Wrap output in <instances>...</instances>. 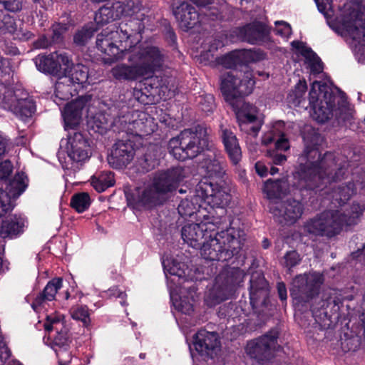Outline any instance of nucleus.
I'll list each match as a JSON object with an SVG mask.
<instances>
[{"label": "nucleus", "instance_id": "nucleus-31", "mask_svg": "<svg viewBox=\"0 0 365 365\" xmlns=\"http://www.w3.org/2000/svg\"><path fill=\"white\" fill-rule=\"evenodd\" d=\"M0 31L15 35V38L21 40H28L33 36V34L29 31L18 29L14 19L9 15L0 14Z\"/></svg>", "mask_w": 365, "mask_h": 365}, {"label": "nucleus", "instance_id": "nucleus-27", "mask_svg": "<svg viewBox=\"0 0 365 365\" xmlns=\"http://www.w3.org/2000/svg\"><path fill=\"white\" fill-rule=\"evenodd\" d=\"M243 39L251 44H260L267 39L269 31L261 22H253L241 29Z\"/></svg>", "mask_w": 365, "mask_h": 365}, {"label": "nucleus", "instance_id": "nucleus-20", "mask_svg": "<svg viewBox=\"0 0 365 365\" xmlns=\"http://www.w3.org/2000/svg\"><path fill=\"white\" fill-rule=\"evenodd\" d=\"M90 99L91 97L88 96H81L66 105L62 113L66 129L74 128L79 125L83 109Z\"/></svg>", "mask_w": 365, "mask_h": 365}, {"label": "nucleus", "instance_id": "nucleus-23", "mask_svg": "<svg viewBox=\"0 0 365 365\" xmlns=\"http://www.w3.org/2000/svg\"><path fill=\"white\" fill-rule=\"evenodd\" d=\"M336 100V97L331 92H324L323 99L312 106L313 118L321 123L328 120L334 115Z\"/></svg>", "mask_w": 365, "mask_h": 365}, {"label": "nucleus", "instance_id": "nucleus-24", "mask_svg": "<svg viewBox=\"0 0 365 365\" xmlns=\"http://www.w3.org/2000/svg\"><path fill=\"white\" fill-rule=\"evenodd\" d=\"M250 303L254 307L261 299H265L268 295V283L264 275L259 272H253L250 280Z\"/></svg>", "mask_w": 365, "mask_h": 365}, {"label": "nucleus", "instance_id": "nucleus-49", "mask_svg": "<svg viewBox=\"0 0 365 365\" xmlns=\"http://www.w3.org/2000/svg\"><path fill=\"white\" fill-rule=\"evenodd\" d=\"M135 22L133 21H130L128 23H121L119 27L116 30H113V31H119L120 36L117 38V43H123L126 41L129 37L133 34V30L132 29V24Z\"/></svg>", "mask_w": 365, "mask_h": 365}, {"label": "nucleus", "instance_id": "nucleus-2", "mask_svg": "<svg viewBox=\"0 0 365 365\" xmlns=\"http://www.w3.org/2000/svg\"><path fill=\"white\" fill-rule=\"evenodd\" d=\"M164 50L153 45L135 44L124 53L129 65L118 63L110 70L113 78L119 81H134L143 76H152L160 70L166 60Z\"/></svg>", "mask_w": 365, "mask_h": 365}, {"label": "nucleus", "instance_id": "nucleus-16", "mask_svg": "<svg viewBox=\"0 0 365 365\" xmlns=\"http://www.w3.org/2000/svg\"><path fill=\"white\" fill-rule=\"evenodd\" d=\"M135 150L133 142L130 140H118L113 146L108 157V163L115 169L126 167L133 160Z\"/></svg>", "mask_w": 365, "mask_h": 365}, {"label": "nucleus", "instance_id": "nucleus-39", "mask_svg": "<svg viewBox=\"0 0 365 365\" xmlns=\"http://www.w3.org/2000/svg\"><path fill=\"white\" fill-rule=\"evenodd\" d=\"M66 75L71 80V83L76 86V85H83L86 83L88 78V68L82 65H73Z\"/></svg>", "mask_w": 365, "mask_h": 365}, {"label": "nucleus", "instance_id": "nucleus-22", "mask_svg": "<svg viewBox=\"0 0 365 365\" xmlns=\"http://www.w3.org/2000/svg\"><path fill=\"white\" fill-rule=\"evenodd\" d=\"M44 329L47 332L55 331L56 335L53 338V343L59 347H65L70 342L68 328L66 326L63 318L60 315L47 316L44 323Z\"/></svg>", "mask_w": 365, "mask_h": 365}, {"label": "nucleus", "instance_id": "nucleus-18", "mask_svg": "<svg viewBox=\"0 0 365 365\" xmlns=\"http://www.w3.org/2000/svg\"><path fill=\"white\" fill-rule=\"evenodd\" d=\"M173 14L180 28L185 31L194 28L200 22V15L195 7L185 1L173 8Z\"/></svg>", "mask_w": 365, "mask_h": 365}, {"label": "nucleus", "instance_id": "nucleus-32", "mask_svg": "<svg viewBox=\"0 0 365 365\" xmlns=\"http://www.w3.org/2000/svg\"><path fill=\"white\" fill-rule=\"evenodd\" d=\"M77 88L71 80L63 76L60 77L55 84V99L53 100L57 104L60 103L57 101L69 100L73 95L76 93Z\"/></svg>", "mask_w": 365, "mask_h": 365}, {"label": "nucleus", "instance_id": "nucleus-45", "mask_svg": "<svg viewBox=\"0 0 365 365\" xmlns=\"http://www.w3.org/2000/svg\"><path fill=\"white\" fill-rule=\"evenodd\" d=\"M91 204V198L88 193L81 192L74 195L71 201V207L78 212L87 210Z\"/></svg>", "mask_w": 365, "mask_h": 365}, {"label": "nucleus", "instance_id": "nucleus-28", "mask_svg": "<svg viewBox=\"0 0 365 365\" xmlns=\"http://www.w3.org/2000/svg\"><path fill=\"white\" fill-rule=\"evenodd\" d=\"M117 118H113L107 113L98 112L88 118V125L95 133L104 134L113 127L118 129Z\"/></svg>", "mask_w": 365, "mask_h": 365}, {"label": "nucleus", "instance_id": "nucleus-36", "mask_svg": "<svg viewBox=\"0 0 365 365\" xmlns=\"http://www.w3.org/2000/svg\"><path fill=\"white\" fill-rule=\"evenodd\" d=\"M24 222L21 218L12 216L3 220L0 236L3 238H12L22 232Z\"/></svg>", "mask_w": 365, "mask_h": 365}, {"label": "nucleus", "instance_id": "nucleus-1", "mask_svg": "<svg viewBox=\"0 0 365 365\" xmlns=\"http://www.w3.org/2000/svg\"><path fill=\"white\" fill-rule=\"evenodd\" d=\"M303 139L304 150L300 155L299 165L294 173V186L300 190L320 187L321 181L330 182L339 180L345 174L344 166L338 168L335 156L326 153L323 157L318 150L323 138L313 128H305Z\"/></svg>", "mask_w": 365, "mask_h": 365}, {"label": "nucleus", "instance_id": "nucleus-35", "mask_svg": "<svg viewBox=\"0 0 365 365\" xmlns=\"http://www.w3.org/2000/svg\"><path fill=\"white\" fill-rule=\"evenodd\" d=\"M237 118L241 130L253 135L257 134L262 123L255 114L240 111L237 113Z\"/></svg>", "mask_w": 365, "mask_h": 365}, {"label": "nucleus", "instance_id": "nucleus-44", "mask_svg": "<svg viewBox=\"0 0 365 365\" xmlns=\"http://www.w3.org/2000/svg\"><path fill=\"white\" fill-rule=\"evenodd\" d=\"M117 19L118 18L113 5L111 7L103 6L96 14L95 22L98 26H103Z\"/></svg>", "mask_w": 365, "mask_h": 365}, {"label": "nucleus", "instance_id": "nucleus-53", "mask_svg": "<svg viewBox=\"0 0 365 365\" xmlns=\"http://www.w3.org/2000/svg\"><path fill=\"white\" fill-rule=\"evenodd\" d=\"M178 213L182 217H190L197 210L195 205L188 199L182 200L178 207Z\"/></svg>", "mask_w": 365, "mask_h": 365}, {"label": "nucleus", "instance_id": "nucleus-29", "mask_svg": "<svg viewBox=\"0 0 365 365\" xmlns=\"http://www.w3.org/2000/svg\"><path fill=\"white\" fill-rule=\"evenodd\" d=\"M26 178L23 173H19L15 175L14 178L9 183L6 187V191L0 190V205L3 201V193L9 198L10 207L7 210V212L12 208L11 203V198H17L25 190L26 187Z\"/></svg>", "mask_w": 365, "mask_h": 365}, {"label": "nucleus", "instance_id": "nucleus-14", "mask_svg": "<svg viewBox=\"0 0 365 365\" xmlns=\"http://www.w3.org/2000/svg\"><path fill=\"white\" fill-rule=\"evenodd\" d=\"M278 333L272 330L267 334L247 343L246 352L257 361L264 363L274 357L277 348Z\"/></svg>", "mask_w": 365, "mask_h": 365}, {"label": "nucleus", "instance_id": "nucleus-10", "mask_svg": "<svg viewBox=\"0 0 365 365\" xmlns=\"http://www.w3.org/2000/svg\"><path fill=\"white\" fill-rule=\"evenodd\" d=\"M324 277L319 272L299 274L292 281L290 294L297 303H306L319 293Z\"/></svg>", "mask_w": 365, "mask_h": 365}, {"label": "nucleus", "instance_id": "nucleus-40", "mask_svg": "<svg viewBox=\"0 0 365 365\" xmlns=\"http://www.w3.org/2000/svg\"><path fill=\"white\" fill-rule=\"evenodd\" d=\"M113 6L118 18L123 16H132L140 10L138 3H135L133 0L116 1L113 4Z\"/></svg>", "mask_w": 365, "mask_h": 365}, {"label": "nucleus", "instance_id": "nucleus-46", "mask_svg": "<svg viewBox=\"0 0 365 365\" xmlns=\"http://www.w3.org/2000/svg\"><path fill=\"white\" fill-rule=\"evenodd\" d=\"M69 25L65 23H55L51 27L52 41L56 43H61L63 41L64 34L68 31Z\"/></svg>", "mask_w": 365, "mask_h": 365}, {"label": "nucleus", "instance_id": "nucleus-9", "mask_svg": "<svg viewBox=\"0 0 365 365\" xmlns=\"http://www.w3.org/2000/svg\"><path fill=\"white\" fill-rule=\"evenodd\" d=\"M223 228L222 220L215 218L214 213L210 212V215L205 216L200 223L185 225L181 230V235L189 246L198 248L202 244V240H207L210 232Z\"/></svg>", "mask_w": 365, "mask_h": 365}, {"label": "nucleus", "instance_id": "nucleus-6", "mask_svg": "<svg viewBox=\"0 0 365 365\" xmlns=\"http://www.w3.org/2000/svg\"><path fill=\"white\" fill-rule=\"evenodd\" d=\"M185 178L184 169L175 167L155 174L151 185L146 187L138 201L145 205L160 204L165 195L172 192Z\"/></svg>", "mask_w": 365, "mask_h": 365}, {"label": "nucleus", "instance_id": "nucleus-55", "mask_svg": "<svg viewBox=\"0 0 365 365\" xmlns=\"http://www.w3.org/2000/svg\"><path fill=\"white\" fill-rule=\"evenodd\" d=\"M58 64H59V73L61 71H63L65 73H67L71 67L73 65L70 56L64 52L58 53Z\"/></svg>", "mask_w": 365, "mask_h": 365}, {"label": "nucleus", "instance_id": "nucleus-34", "mask_svg": "<svg viewBox=\"0 0 365 365\" xmlns=\"http://www.w3.org/2000/svg\"><path fill=\"white\" fill-rule=\"evenodd\" d=\"M196 297L195 289L190 288L186 292H181L178 299L172 297V300L177 310L185 314H190L193 312Z\"/></svg>", "mask_w": 365, "mask_h": 365}, {"label": "nucleus", "instance_id": "nucleus-13", "mask_svg": "<svg viewBox=\"0 0 365 365\" xmlns=\"http://www.w3.org/2000/svg\"><path fill=\"white\" fill-rule=\"evenodd\" d=\"M118 36L119 31H113V29L109 27L97 35L96 46L99 51L106 55L103 58L104 64L111 65L123 60L124 53L127 49L119 48V46L117 45Z\"/></svg>", "mask_w": 365, "mask_h": 365}, {"label": "nucleus", "instance_id": "nucleus-15", "mask_svg": "<svg viewBox=\"0 0 365 365\" xmlns=\"http://www.w3.org/2000/svg\"><path fill=\"white\" fill-rule=\"evenodd\" d=\"M269 208L277 222L289 224H293L299 219L304 210L302 204L294 199H289L284 202L271 201Z\"/></svg>", "mask_w": 365, "mask_h": 365}, {"label": "nucleus", "instance_id": "nucleus-37", "mask_svg": "<svg viewBox=\"0 0 365 365\" xmlns=\"http://www.w3.org/2000/svg\"><path fill=\"white\" fill-rule=\"evenodd\" d=\"M57 52H53L48 56H38L36 64L38 70L43 72L58 74L59 73V64L58 61Z\"/></svg>", "mask_w": 365, "mask_h": 365}, {"label": "nucleus", "instance_id": "nucleus-11", "mask_svg": "<svg viewBox=\"0 0 365 365\" xmlns=\"http://www.w3.org/2000/svg\"><path fill=\"white\" fill-rule=\"evenodd\" d=\"M220 89L227 101L244 96H247L252 92L255 81L252 72L246 71L243 76L235 75L229 71L220 76Z\"/></svg>", "mask_w": 365, "mask_h": 365}, {"label": "nucleus", "instance_id": "nucleus-50", "mask_svg": "<svg viewBox=\"0 0 365 365\" xmlns=\"http://www.w3.org/2000/svg\"><path fill=\"white\" fill-rule=\"evenodd\" d=\"M198 105L202 111L205 113L212 112L215 105L214 96L211 94H205L198 97Z\"/></svg>", "mask_w": 365, "mask_h": 365}, {"label": "nucleus", "instance_id": "nucleus-3", "mask_svg": "<svg viewBox=\"0 0 365 365\" xmlns=\"http://www.w3.org/2000/svg\"><path fill=\"white\" fill-rule=\"evenodd\" d=\"M362 213L359 204L354 203L344 211L328 210L308 221L304 231L310 235L332 237L340 232L343 227L355 225Z\"/></svg>", "mask_w": 365, "mask_h": 365}, {"label": "nucleus", "instance_id": "nucleus-12", "mask_svg": "<svg viewBox=\"0 0 365 365\" xmlns=\"http://www.w3.org/2000/svg\"><path fill=\"white\" fill-rule=\"evenodd\" d=\"M118 130L135 135H146L155 130L153 118L144 112H127L116 119Z\"/></svg>", "mask_w": 365, "mask_h": 365}, {"label": "nucleus", "instance_id": "nucleus-19", "mask_svg": "<svg viewBox=\"0 0 365 365\" xmlns=\"http://www.w3.org/2000/svg\"><path fill=\"white\" fill-rule=\"evenodd\" d=\"M220 136L229 158L234 165H237L241 160L242 151L232 128L230 125L221 123Z\"/></svg>", "mask_w": 365, "mask_h": 365}, {"label": "nucleus", "instance_id": "nucleus-61", "mask_svg": "<svg viewBox=\"0 0 365 365\" xmlns=\"http://www.w3.org/2000/svg\"><path fill=\"white\" fill-rule=\"evenodd\" d=\"M4 8L10 11L15 12L21 9V0H0Z\"/></svg>", "mask_w": 365, "mask_h": 365}, {"label": "nucleus", "instance_id": "nucleus-17", "mask_svg": "<svg viewBox=\"0 0 365 365\" xmlns=\"http://www.w3.org/2000/svg\"><path fill=\"white\" fill-rule=\"evenodd\" d=\"M66 152L71 160L82 163L91 155L90 145L81 133L75 132L68 138Z\"/></svg>", "mask_w": 365, "mask_h": 365}, {"label": "nucleus", "instance_id": "nucleus-30", "mask_svg": "<svg viewBox=\"0 0 365 365\" xmlns=\"http://www.w3.org/2000/svg\"><path fill=\"white\" fill-rule=\"evenodd\" d=\"M264 191L271 201L278 199L289 192V185L287 178L276 180H268L264 185Z\"/></svg>", "mask_w": 365, "mask_h": 365}, {"label": "nucleus", "instance_id": "nucleus-58", "mask_svg": "<svg viewBox=\"0 0 365 365\" xmlns=\"http://www.w3.org/2000/svg\"><path fill=\"white\" fill-rule=\"evenodd\" d=\"M235 57V51H232L230 53L218 59V63L226 68H231L239 64V62Z\"/></svg>", "mask_w": 365, "mask_h": 365}, {"label": "nucleus", "instance_id": "nucleus-41", "mask_svg": "<svg viewBox=\"0 0 365 365\" xmlns=\"http://www.w3.org/2000/svg\"><path fill=\"white\" fill-rule=\"evenodd\" d=\"M98 29V28L93 24L86 25L75 33L73 43L78 46H85Z\"/></svg>", "mask_w": 365, "mask_h": 365}, {"label": "nucleus", "instance_id": "nucleus-8", "mask_svg": "<svg viewBox=\"0 0 365 365\" xmlns=\"http://www.w3.org/2000/svg\"><path fill=\"white\" fill-rule=\"evenodd\" d=\"M195 191L197 195L210 205L212 209L214 207L219 208V212L215 218L221 219L222 225L225 223L226 210L225 207L228 205L231 198L227 191L206 178H202L197 183Z\"/></svg>", "mask_w": 365, "mask_h": 365}, {"label": "nucleus", "instance_id": "nucleus-59", "mask_svg": "<svg viewBox=\"0 0 365 365\" xmlns=\"http://www.w3.org/2000/svg\"><path fill=\"white\" fill-rule=\"evenodd\" d=\"M235 51V58L239 62V64H246L249 63H252L250 49H242L237 50Z\"/></svg>", "mask_w": 365, "mask_h": 365}, {"label": "nucleus", "instance_id": "nucleus-60", "mask_svg": "<svg viewBox=\"0 0 365 365\" xmlns=\"http://www.w3.org/2000/svg\"><path fill=\"white\" fill-rule=\"evenodd\" d=\"M13 170V165L10 160H5L0 163V180L7 178Z\"/></svg>", "mask_w": 365, "mask_h": 365}, {"label": "nucleus", "instance_id": "nucleus-26", "mask_svg": "<svg viewBox=\"0 0 365 365\" xmlns=\"http://www.w3.org/2000/svg\"><path fill=\"white\" fill-rule=\"evenodd\" d=\"M62 286V279L55 278L50 281L41 293L35 298L31 304L33 309L36 312L45 307L48 302H51L55 299L58 290Z\"/></svg>", "mask_w": 365, "mask_h": 365}, {"label": "nucleus", "instance_id": "nucleus-25", "mask_svg": "<svg viewBox=\"0 0 365 365\" xmlns=\"http://www.w3.org/2000/svg\"><path fill=\"white\" fill-rule=\"evenodd\" d=\"M220 346V341L215 332L200 330L195 336L194 346L201 354H209Z\"/></svg>", "mask_w": 365, "mask_h": 365}, {"label": "nucleus", "instance_id": "nucleus-5", "mask_svg": "<svg viewBox=\"0 0 365 365\" xmlns=\"http://www.w3.org/2000/svg\"><path fill=\"white\" fill-rule=\"evenodd\" d=\"M208 133L206 128L197 125L195 130L186 129L168 143V150L178 160L193 158L209 148Z\"/></svg>", "mask_w": 365, "mask_h": 365}, {"label": "nucleus", "instance_id": "nucleus-48", "mask_svg": "<svg viewBox=\"0 0 365 365\" xmlns=\"http://www.w3.org/2000/svg\"><path fill=\"white\" fill-rule=\"evenodd\" d=\"M322 304L320 307H313L312 312L313 314H315L317 309H322L324 310L323 314L327 315L328 313L325 311L329 306H332V308L336 307L334 311H336L339 308V304L340 302L339 299L336 297H332L331 296V293L324 294L322 297Z\"/></svg>", "mask_w": 365, "mask_h": 365}, {"label": "nucleus", "instance_id": "nucleus-54", "mask_svg": "<svg viewBox=\"0 0 365 365\" xmlns=\"http://www.w3.org/2000/svg\"><path fill=\"white\" fill-rule=\"evenodd\" d=\"M158 156V148L155 146H151L144 155V161L146 164V165L144 166V168L146 170H149L155 165Z\"/></svg>", "mask_w": 365, "mask_h": 365}, {"label": "nucleus", "instance_id": "nucleus-56", "mask_svg": "<svg viewBox=\"0 0 365 365\" xmlns=\"http://www.w3.org/2000/svg\"><path fill=\"white\" fill-rule=\"evenodd\" d=\"M275 27L274 31L276 34L283 37L287 38L292 34V29L290 25L284 21H277L274 23Z\"/></svg>", "mask_w": 365, "mask_h": 365}, {"label": "nucleus", "instance_id": "nucleus-47", "mask_svg": "<svg viewBox=\"0 0 365 365\" xmlns=\"http://www.w3.org/2000/svg\"><path fill=\"white\" fill-rule=\"evenodd\" d=\"M326 86L320 83V82L314 81L312 85L311 90L309 93V100L311 106L319 102L320 99H323L324 93L327 91Z\"/></svg>", "mask_w": 365, "mask_h": 365}, {"label": "nucleus", "instance_id": "nucleus-21", "mask_svg": "<svg viewBox=\"0 0 365 365\" xmlns=\"http://www.w3.org/2000/svg\"><path fill=\"white\" fill-rule=\"evenodd\" d=\"M202 168L210 178H221L225 173V161L220 150L211 148L202 162Z\"/></svg>", "mask_w": 365, "mask_h": 365}, {"label": "nucleus", "instance_id": "nucleus-57", "mask_svg": "<svg viewBox=\"0 0 365 365\" xmlns=\"http://www.w3.org/2000/svg\"><path fill=\"white\" fill-rule=\"evenodd\" d=\"M300 262L299 254L296 251L288 252L284 257L283 264L290 269Z\"/></svg>", "mask_w": 365, "mask_h": 365}, {"label": "nucleus", "instance_id": "nucleus-33", "mask_svg": "<svg viewBox=\"0 0 365 365\" xmlns=\"http://www.w3.org/2000/svg\"><path fill=\"white\" fill-rule=\"evenodd\" d=\"M292 45L304 57L306 63L309 64L312 71L320 73L322 71L323 68L319 58L310 48L300 41H293Z\"/></svg>", "mask_w": 365, "mask_h": 365}, {"label": "nucleus", "instance_id": "nucleus-62", "mask_svg": "<svg viewBox=\"0 0 365 365\" xmlns=\"http://www.w3.org/2000/svg\"><path fill=\"white\" fill-rule=\"evenodd\" d=\"M268 156L271 158L272 163L275 165H282L287 160V156L277 151H268Z\"/></svg>", "mask_w": 365, "mask_h": 365}, {"label": "nucleus", "instance_id": "nucleus-4", "mask_svg": "<svg viewBox=\"0 0 365 365\" xmlns=\"http://www.w3.org/2000/svg\"><path fill=\"white\" fill-rule=\"evenodd\" d=\"M202 242L201 255L208 260L227 261L238 255L245 239L243 232L230 228L220 232H210Z\"/></svg>", "mask_w": 365, "mask_h": 365}, {"label": "nucleus", "instance_id": "nucleus-7", "mask_svg": "<svg viewBox=\"0 0 365 365\" xmlns=\"http://www.w3.org/2000/svg\"><path fill=\"white\" fill-rule=\"evenodd\" d=\"M244 272L240 268L227 267L215 278L212 288L207 294L206 301L210 306H214L226 299L232 294L235 287L242 282Z\"/></svg>", "mask_w": 365, "mask_h": 365}, {"label": "nucleus", "instance_id": "nucleus-52", "mask_svg": "<svg viewBox=\"0 0 365 365\" xmlns=\"http://www.w3.org/2000/svg\"><path fill=\"white\" fill-rule=\"evenodd\" d=\"M336 118L344 123H350L354 118V110L348 106L342 105L341 107L334 110Z\"/></svg>", "mask_w": 365, "mask_h": 365}, {"label": "nucleus", "instance_id": "nucleus-63", "mask_svg": "<svg viewBox=\"0 0 365 365\" xmlns=\"http://www.w3.org/2000/svg\"><path fill=\"white\" fill-rule=\"evenodd\" d=\"M53 44L56 43L52 41L51 36L48 38L46 36H41L35 42V46L38 48H47Z\"/></svg>", "mask_w": 365, "mask_h": 365}, {"label": "nucleus", "instance_id": "nucleus-64", "mask_svg": "<svg viewBox=\"0 0 365 365\" xmlns=\"http://www.w3.org/2000/svg\"><path fill=\"white\" fill-rule=\"evenodd\" d=\"M252 62H257L266 58V53L260 49H250Z\"/></svg>", "mask_w": 365, "mask_h": 365}, {"label": "nucleus", "instance_id": "nucleus-42", "mask_svg": "<svg viewBox=\"0 0 365 365\" xmlns=\"http://www.w3.org/2000/svg\"><path fill=\"white\" fill-rule=\"evenodd\" d=\"M91 182L96 190L98 192H103L114 185L113 174L111 172L103 173L98 177H92Z\"/></svg>", "mask_w": 365, "mask_h": 365}, {"label": "nucleus", "instance_id": "nucleus-43", "mask_svg": "<svg viewBox=\"0 0 365 365\" xmlns=\"http://www.w3.org/2000/svg\"><path fill=\"white\" fill-rule=\"evenodd\" d=\"M22 94H24V91L20 89L15 91L6 89L1 100L2 106L14 113L17 103H19L21 99V96H23Z\"/></svg>", "mask_w": 365, "mask_h": 365}, {"label": "nucleus", "instance_id": "nucleus-51", "mask_svg": "<svg viewBox=\"0 0 365 365\" xmlns=\"http://www.w3.org/2000/svg\"><path fill=\"white\" fill-rule=\"evenodd\" d=\"M73 319L81 321L84 326L87 327L90 323L88 309L83 307H73L71 310Z\"/></svg>", "mask_w": 365, "mask_h": 365}, {"label": "nucleus", "instance_id": "nucleus-38", "mask_svg": "<svg viewBox=\"0 0 365 365\" xmlns=\"http://www.w3.org/2000/svg\"><path fill=\"white\" fill-rule=\"evenodd\" d=\"M23 96L16 104L14 113L22 119L32 116L36 110V106L32 99L28 97V94L24 92Z\"/></svg>", "mask_w": 365, "mask_h": 365}]
</instances>
